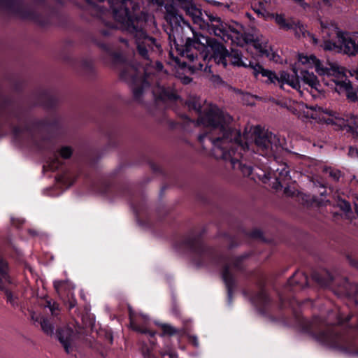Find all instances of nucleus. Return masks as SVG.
<instances>
[{"instance_id": "52", "label": "nucleus", "mask_w": 358, "mask_h": 358, "mask_svg": "<svg viewBox=\"0 0 358 358\" xmlns=\"http://www.w3.org/2000/svg\"><path fill=\"white\" fill-rule=\"evenodd\" d=\"M259 14L263 15L261 12L257 11Z\"/></svg>"}, {"instance_id": "46", "label": "nucleus", "mask_w": 358, "mask_h": 358, "mask_svg": "<svg viewBox=\"0 0 358 358\" xmlns=\"http://www.w3.org/2000/svg\"><path fill=\"white\" fill-rule=\"evenodd\" d=\"M148 86V83L147 81H143V88Z\"/></svg>"}, {"instance_id": "2", "label": "nucleus", "mask_w": 358, "mask_h": 358, "mask_svg": "<svg viewBox=\"0 0 358 358\" xmlns=\"http://www.w3.org/2000/svg\"><path fill=\"white\" fill-rule=\"evenodd\" d=\"M166 19L173 25H178L180 27H186L192 33V38L188 37L187 44L199 52V55L196 57L202 58L204 61L213 59L217 64H222L223 67L227 65V59L230 62L237 66L250 67L252 71V66L259 65L253 64L248 60H243L241 52L237 50H232L229 53L227 50L220 43L210 40L207 36L194 31L190 24L184 20L183 17L178 13V10L172 5L166 6Z\"/></svg>"}, {"instance_id": "37", "label": "nucleus", "mask_w": 358, "mask_h": 358, "mask_svg": "<svg viewBox=\"0 0 358 358\" xmlns=\"http://www.w3.org/2000/svg\"><path fill=\"white\" fill-rule=\"evenodd\" d=\"M6 294L7 300L8 301H10V303H14L13 294H11V292L6 291Z\"/></svg>"}, {"instance_id": "54", "label": "nucleus", "mask_w": 358, "mask_h": 358, "mask_svg": "<svg viewBox=\"0 0 358 358\" xmlns=\"http://www.w3.org/2000/svg\"><path fill=\"white\" fill-rule=\"evenodd\" d=\"M357 327H358V326H357Z\"/></svg>"}, {"instance_id": "14", "label": "nucleus", "mask_w": 358, "mask_h": 358, "mask_svg": "<svg viewBox=\"0 0 358 358\" xmlns=\"http://www.w3.org/2000/svg\"><path fill=\"white\" fill-rule=\"evenodd\" d=\"M153 94L157 99L176 100L178 96L172 88H165L164 86L157 85L153 89Z\"/></svg>"}, {"instance_id": "26", "label": "nucleus", "mask_w": 358, "mask_h": 358, "mask_svg": "<svg viewBox=\"0 0 358 358\" xmlns=\"http://www.w3.org/2000/svg\"><path fill=\"white\" fill-rule=\"evenodd\" d=\"M162 328L164 334L173 335L176 332V330L173 327L168 324H164Z\"/></svg>"}, {"instance_id": "16", "label": "nucleus", "mask_w": 358, "mask_h": 358, "mask_svg": "<svg viewBox=\"0 0 358 358\" xmlns=\"http://www.w3.org/2000/svg\"><path fill=\"white\" fill-rule=\"evenodd\" d=\"M10 283L12 281L8 273L7 263L0 259V289H4L7 284Z\"/></svg>"}, {"instance_id": "51", "label": "nucleus", "mask_w": 358, "mask_h": 358, "mask_svg": "<svg viewBox=\"0 0 358 358\" xmlns=\"http://www.w3.org/2000/svg\"><path fill=\"white\" fill-rule=\"evenodd\" d=\"M258 177H259V178H261V177H262V175H260V174H258Z\"/></svg>"}, {"instance_id": "43", "label": "nucleus", "mask_w": 358, "mask_h": 358, "mask_svg": "<svg viewBox=\"0 0 358 358\" xmlns=\"http://www.w3.org/2000/svg\"><path fill=\"white\" fill-rule=\"evenodd\" d=\"M318 2L321 1V0H317ZM335 0H322L326 4H331Z\"/></svg>"}, {"instance_id": "20", "label": "nucleus", "mask_w": 358, "mask_h": 358, "mask_svg": "<svg viewBox=\"0 0 358 358\" xmlns=\"http://www.w3.org/2000/svg\"><path fill=\"white\" fill-rule=\"evenodd\" d=\"M41 328L46 334H52L53 333L54 328L50 322L45 319H43L41 322Z\"/></svg>"}, {"instance_id": "5", "label": "nucleus", "mask_w": 358, "mask_h": 358, "mask_svg": "<svg viewBox=\"0 0 358 358\" xmlns=\"http://www.w3.org/2000/svg\"><path fill=\"white\" fill-rule=\"evenodd\" d=\"M252 67L253 69V74L255 76L262 75L263 77L266 78V83L279 85L280 88H283L285 85H287L301 93V82L296 67L294 66L292 68L294 75H291L285 71H279L276 74L272 71L264 69L261 65H255L252 66Z\"/></svg>"}, {"instance_id": "27", "label": "nucleus", "mask_w": 358, "mask_h": 358, "mask_svg": "<svg viewBox=\"0 0 358 358\" xmlns=\"http://www.w3.org/2000/svg\"><path fill=\"white\" fill-rule=\"evenodd\" d=\"M66 284L65 281L63 280H55L54 281V287L56 291L59 293L64 285Z\"/></svg>"}, {"instance_id": "29", "label": "nucleus", "mask_w": 358, "mask_h": 358, "mask_svg": "<svg viewBox=\"0 0 358 358\" xmlns=\"http://www.w3.org/2000/svg\"><path fill=\"white\" fill-rule=\"evenodd\" d=\"M298 276H301V278H303L304 279L305 282H306V280H307V277H306V275H305L303 273H301V272H296V273L293 275V276H292V279H290V280H289V283H290V285H293L294 283H297V282L294 281V278H296V277H298Z\"/></svg>"}, {"instance_id": "34", "label": "nucleus", "mask_w": 358, "mask_h": 358, "mask_svg": "<svg viewBox=\"0 0 358 358\" xmlns=\"http://www.w3.org/2000/svg\"><path fill=\"white\" fill-rule=\"evenodd\" d=\"M203 66V65L201 64V62H199L198 64H194L192 66H191V68L192 69L193 71L202 70Z\"/></svg>"}, {"instance_id": "31", "label": "nucleus", "mask_w": 358, "mask_h": 358, "mask_svg": "<svg viewBox=\"0 0 358 358\" xmlns=\"http://www.w3.org/2000/svg\"><path fill=\"white\" fill-rule=\"evenodd\" d=\"M59 166V161L57 159L52 160L50 162V164H49V166H50V169H52V170L57 169Z\"/></svg>"}, {"instance_id": "15", "label": "nucleus", "mask_w": 358, "mask_h": 358, "mask_svg": "<svg viewBox=\"0 0 358 358\" xmlns=\"http://www.w3.org/2000/svg\"><path fill=\"white\" fill-rule=\"evenodd\" d=\"M129 317H130V326L131 327L138 332L143 334H149L151 336H155V332L150 331L147 329L146 327H141L138 322L141 320L146 322L148 320V317L144 315H141L138 317L135 316L131 310H129Z\"/></svg>"}, {"instance_id": "39", "label": "nucleus", "mask_w": 358, "mask_h": 358, "mask_svg": "<svg viewBox=\"0 0 358 358\" xmlns=\"http://www.w3.org/2000/svg\"><path fill=\"white\" fill-rule=\"evenodd\" d=\"M186 57L192 62H194V56L192 53H189V52H187L186 53Z\"/></svg>"}, {"instance_id": "47", "label": "nucleus", "mask_w": 358, "mask_h": 358, "mask_svg": "<svg viewBox=\"0 0 358 358\" xmlns=\"http://www.w3.org/2000/svg\"><path fill=\"white\" fill-rule=\"evenodd\" d=\"M299 29L302 31V34H303V36H305V34H305V32H304V31H303V30L304 29H303V27H299Z\"/></svg>"}, {"instance_id": "36", "label": "nucleus", "mask_w": 358, "mask_h": 358, "mask_svg": "<svg viewBox=\"0 0 358 358\" xmlns=\"http://www.w3.org/2000/svg\"><path fill=\"white\" fill-rule=\"evenodd\" d=\"M343 208L345 212H348L350 210L351 208L350 203L348 202L343 201Z\"/></svg>"}, {"instance_id": "24", "label": "nucleus", "mask_w": 358, "mask_h": 358, "mask_svg": "<svg viewBox=\"0 0 358 358\" xmlns=\"http://www.w3.org/2000/svg\"><path fill=\"white\" fill-rule=\"evenodd\" d=\"M46 307L49 308L52 315H58L59 311V306L56 303H55V302L52 303L51 301H47Z\"/></svg>"}, {"instance_id": "3", "label": "nucleus", "mask_w": 358, "mask_h": 358, "mask_svg": "<svg viewBox=\"0 0 358 358\" xmlns=\"http://www.w3.org/2000/svg\"><path fill=\"white\" fill-rule=\"evenodd\" d=\"M322 43L320 46L325 50L343 52L355 55L358 53V34L341 31L333 22H321Z\"/></svg>"}, {"instance_id": "28", "label": "nucleus", "mask_w": 358, "mask_h": 358, "mask_svg": "<svg viewBox=\"0 0 358 358\" xmlns=\"http://www.w3.org/2000/svg\"><path fill=\"white\" fill-rule=\"evenodd\" d=\"M161 355L162 357H164L165 355H169V358H178V354L176 352L171 350L170 349L165 350V351H162Z\"/></svg>"}, {"instance_id": "4", "label": "nucleus", "mask_w": 358, "mask_h": 358, "mask_svg": "<svg viewBox=\"0 0 358 358\" xmlns=\"http://www.w3.org/2000/svg\"><path fill=\"white\" fill-rule=\"evenodd\" d=\"M183 9L186 14L192 18L193 22L197 24L201 29L213 32L215 36L224 41L227 40L226 37L227 39L230 38L233 41L234 38L238 39L241 36V33L235 29H230L231 34H229L220 18L207 12L203 14L201 10L192 2L185 3Z\"/></svg>"}, {"instance_id": "35", "label": "nucleus", "mask_w": 358, "mask_h": 358, "mask_svg": "<svg viewBox=\"0 0 358 358\" xmlns=\"http://www.w3.org/2000/svg\"><path fill=\"white\" fill-rule=\"evenodd\" d=\"M307 34L310 37L313 44L317 45L319 43V40L316 38L313 35L310 34V33H308Z\"/></svg>"}, {"instance_id": "38", "label": "nucleus", "mask_w": 358, "mask_h": 358, "mask_svg": "<svg viewBox=\"0 0 358 358\" xmlns=\"http://www.w3.org/2000/svg\"><path fill=\"white\" fill-rule=\"evenodd\" d=\"M353 287L355 288V294L353 297L355 298V303L358 304V287L357 286H353Z\"/></svg>"}, {"instance_id": "21", "label": "nucleus", "mask_w": 358, "mask_h": 358, "mask_svg": "<svg viewBox=\"0 0 358 358\" xmlns=\"http://www.w3.org/2000/svg\"><path fill=\"white\" fill-rule=\"evenodd\" d=\"M254 45L259 51V52L262 54H268L266 41H264L261 43H259V41H255Z\"/></svg>"}, {"instance_id": "44", "label": "nucleus", "mask_w": 358, "mask_h": 358, "mask_svg": "<svg viewBox=\"0 0 358 358\" xmlns=\"http://www.w3.org/2000/svg\"><path fill=\"white\" fill-rule=\"evenodd\" d=\"M156 65L158 70H162L163 69V65L162 63L157 62Z\"/></svg>"}, {"instance_id": "18", "label": "nucleus", "mask_w": 358, "mask_h": 358, "mask_svg": "<svg viewBox=\"0 0 358 358\" xmlns=\"http://www.w3.org/2000/svg\"><path fill=\"white\" fill-rule=\"evenodd\" d=\"M229 269H230V266H227L224 268V270L222 273V278H223V280L225 282L226 287L227 288L229 298V299H231V294H232V288H233V285H234V281H233L232 276L229 272Z\"/></svg>"}, {"instance_id": "6", "label": "nucleus", "mask_w": 358, "mask_h": 358, "mask_svg": "<svg viewBox=\"0 0 358 358\" xmlns=\"http://www.w3.org/2000/svg\"><path fill=\"white\" fill-rule=\"evenodd\" d=\"M315 112L311 115L312 118L318 119L319 121L326 122L329 124H338L340 127H349L353 130L358 128V118L352 116L350 120H344L338 117L336 112L329 109H324L320 106L310 108Z\"/></svg>"}, {"instance_id": "22", "label": "nucleus", "mask_w": 358, "mask_h": 358, "mask_svg": "<svg viewBox=\"0 0 358 358\" xmlns=\"http://www.w3.org/2000/svg\"><path fill=\"white\" fill-rule=\"evenodd\" d=\"M326 173L334 180L337 181L341 177V173L339 170L329 168L326 169Z\"/></svg>"}, {"instance_id": "7", "label": "nucleus", "mask_w": 358, "mask_h": 358, "mask_svg": "<svg viewBox=\"0 0 358 358\" xmlns=\"http://www.w3.org/2000/svg\"><path fill=\"white\" fill-rule=\"evenodd\" d=\"M298 61L307 68L315 69V71L320 76L331 77L340 73V67L337 64L333 63L324 64L313 55L299 54Z\"/></svg>"}, {"instance_id": "19", "label": "nucleus", "mask_w": 358, "mask_h": 358, "mask_svg": "<svg viewBox=\"0 0 358 358\" xmlns=\"http://www.w3.org/2000/svg\"><path fill=\"white\" fill-rule=\"evenodd\" d=\"M275 20L276 23L284 29L288 30L294 28V24L286 22V20L282 15H276Z\"/></svg>"}, {"instance_id": "11", "label": "nucleus", "mask_w": 358, "mask_h": 358, "mask_svg": "<svg viewBox=\"0 0 358 358\" xmlns=\"http://www.w3.org/2000/svg\"><path fill=\"white\" fill-rule=\"evenodd\" d=\"M86 1L89 3L93 5L94 10L92 12L93 13H95V12L99 13V14L97 13V15L99 16V17L101 18L103 24L105 25L108 29L107 30H103V29L101 30V34L103 36H107V35L110 34L112 27L110 26V22L109 21L106 22L105 20V17L110 18V15H111V13L109 10L103 9V8L101 6L96 4V2L101 3L104 0H86ZM108 3L109 4V6L111 7V2L110 0H108Z\"/></svg>"}, {"instance_id": "25", "label": "nucleus", "mask_w": 358, "mask_h": 358, "mask_svg": "<svg viewBox=\"0 0 358 358\" xmlns=\"http://www.w3.org/2000/svg\"><path fill=\"white\" fill-rule=\"evenodd\" d=\"M285 189L284 192L287 196H294L296 192V189L295 187H292V185H289V183L288 185H286L284 186Z\"/></svg>"}, {"instance_id": "30", "label": "nucleus", "mask_w": 358, "mask_h": 358, "mask_svg": "<svg viewBox=\"0 0 358 358\" xmlns=\"http://www.w3.org/2000/svg\"><path fill=\"white\" fill-rule=\"evenodd\" d=\"M133 93H134V96H135V98L138 99V98H140L141 95L143 93V88L139 89V88L134 87Z\"/></svg>"}, {"instance_id": "1", "label": "nucleus", "mask_w": 358, "mask_h": 358, "mask_svg": "<svg viewBox=\"0 0 358 358\" xmlns=\"http://www.w3.org/2000/svg\"><path fill=\"white\" fill-rule=\"evenodd\" d=\"M186 104L198 114L197 125L206 129L199 136V142L203 144L208 139L214 157L229 162L232 169L239 170L245 176L252 174V168L244 162L243 155L248 157L257 152L262 156L275 157L281 149L276 136L259 126L253 128L251 141L244 136L246 141L242 144L240 131L234 128L233 119L229 114L196 96L189 98Z\"/></svg>"}, {"instance_id": "42", "label": "nucleus", "mask_w": 358, "mask_h": 358, "mask_svg": "<svg viewBox=\"0 0 358 358\" xmlns=\"http://www.w3.org/2000/svg\"><path fill=\"white\" fill-rule=\"evenodd\" d=\"M182 82L185 84H187L191 82V78L189 77H185L182 78Z\"/></svg>"}, {"instance_id": "32", "label": "nucleus", "mask_w": 358, "mask_h": 358, "mask_svg": "<svg viewBox=\"0 0 358 358\" xmlns=\"http://www.w3.org/2000/svg\"><path fill=\"white\" fill-rule=\"evenodd\" d=\"M348 155L351 157H354V158L358 157V151L357 149H355L354 148H350Z\"/></svg>"}, {"instance_id": "17", "label": "nucleus", "mask_w": 358, "mask_h": 358, "mask_svg": "<svg viewBox=\"0 0 358 358\" xmlns=\"http://www.w3.org/2000/svg\"><path fill=\"white\" fill-rule=\"evenodd\" d=\"M315 338L317 342L322 345L334 347L335 336L331 333L322 332L320 335L316 336Z\"/></svg>"}, {"instance_id": "50", "label": "nucleus", "mask_w": 358, "mask_h": 358, "mask_svg": "<svg viewBox=\"0 0 358 358\" xmlns=\"http://www.w3.org/2000/svg\"><path fill=\"white\" fill-rule=\"evenodd\" d=\"M174 44H176V43H175V42H174ZM175 48H176V49L177 50H178V47H177V45H175Z\"/></svg>"}, {"instance_id": "13", "label": "nucleus", "mask_w": 358, "mask_h": 358, "mask_svg": "<svg viewBox=\"0 0 358 358\" xmlns=\"http://www.w3.org/2000/svg\"><path fill=\"white\" fill-rule=\"evenodd\" d=\"M300 73L301 80L304 84L308 85L310 87V93L313 97L317 96L314 92L322 93V90L320 88V83L317 76L313 72L310 73L308 71L304 70L301 71Z\"/></svg>"}, {"instance_id": "33", "label": "nucleus", "mask_w": 358, "mask_h": 358, "mask_svg": "<svg viewBox=\"0 0 358 358\" xmlns=\"http://www.w3.org/2000/svg\"><path fill=\"white\" fill-rule=\"evenodd\" d=\"M349 320H350V317L344 318L341 314H339V315L338 316L337 323L341 324L345 321H348Z\"/></svg>"}, {"instance_id": "48", "label": "nucleus", "mask_w": 358, "mask_h": 358, "mask_svg": "<svg viewBox=\"0 0 358 358\" xmlns=\"http://www.w3.org/2000/svg\"><path fill=\"white\" fill-rule=\"evenodd\" d=\"M208 71H210V67H208V66H206V68H205L204 71H208Z\"/></svg>"}, {"instance_id": "49", "label": "nucleus", "mask_w": 358, "mask_h": 358, "mask_svg": "<svg viewBox=\"0 0 358 358\" xmlns=\"http://www.w3.org/2000/svg\"><path fill=\"white\" fill-rule=\"evenodd\" d=\"M115 10H113V18L115 17Z\"/></svg>"}, {"instance_id": "45", "label": "nucleus", "mask_w": 358, "mask_h": 358, "mask_svg": "<svg viewBox=\"0 0 358 358\" xmlns=\"http://www.w3.org/2000/svg\"><path fill=\"white\" fill-rule=\"evenodd\" d=\"M175 60H176V62L178 65H180H180H181V66H183V64H184V63H180V60H179V59H178V57H176V58L175 59Z\"/></svg>"}, {"instance_id": "12", "label": "nucleus", "mask_w": 358, "mask_h": 358, "mask_svg": "<svg viewBox=\"0 0 358 358\" xmlns=\"http://www.w3.org/2000/svg\"><path fill=\"white\" fill-rule=\"evenodd\" d=\"M270 170L273 172L274 177L278 182V185L275 187V189L284 187L285 185H288L291 181L289 171L285 164H280L276 169L275 167H270Z\"/></svg>"}, {"instance_id": "23", "label": "nucleus", "mask_w": 358, "mask_h": 358, "mask_svg": "<svg viewBox=\"0 0 358 358\" xmlns=\"http://www.w3.org/2000/svg\"><path fill=\"white\" fill-rule=\"evenodd\" d=\"M59 153L62 157L64 159H68L72 155V150L70 147L64 146L60 149Z\"/></svg>"}, {"instance_id": "41", "label": "nucleus", "mask_w": 358, "mask_h": 358, "mask_svg": "<svg viewBox=\"0 0 358 358\" xmlns=\"http://www.w3.org/2000/svg\"><path fill=\"white\" fill-rule=\"evenodd\" d=\"M259 300H264L266 297V294L263 292H262L259 294Z\"/></svg>"}, {"instance_id": "53", "label": "nucleus", "mask_w": 358, "mask_h": 358, "mask_svg": "<svg viewBox=\"0 0 358 358\" xmlns=\"http://www.w3.org/2000/svg\"><path fill=\"white\" fill-rule=\"evenodd\" d=\"M145 358H150V357H149V356H148V357H147V356H145Z\"/></svg>"}, {"instance_id": "10", "label": "nucleus", "mask_w": 358, "mask_h": 358, "mask_svg": "<svg viewBox=\"0 0 358 358\" xmlns=\"http://www.w3.org/2000/svg\"><path fill=\"white\" fill-rule=\"evenodd\" d=\"M57 336L65 352L71 353L75 348V341L78 337V331L67 326L59 329Z\"/></svg>"}, {"instance_id": "9", "label": "nucleus", "mask_w": 358, "mask_h": 358, "mask_svg": "<svg viewBox=\"0 0 358 358\" xmlns=\"http://www.w3.org/2000/svg\"><path fill=\"white\" fill-rule=\"evenodd\" d=\"M331 77L334 78L332 80L335 83V90L338 94L345 92L348 98L350 101H355L357 100V96L356 93L353 92L351 83L350 80L347 79V76L344 73L343 68H340L339 74L338 73Z\"/></svg>"}, {"instance_id": "8", "label": "nucleus", "mask_w": 358, "mask_h": 358, "mask_svg": "<svg viewBox=\"0 0 358 358\" xmlns=\"http://www.w3.org/2000/svg\"><path fill=\"white\" fill-rule=\"evenodd\" d=\"M136 43L138 53L145 59H149V52L155 49L159 50L160 46L154 38L148 36L143 31H136Z\"/></svg>"}, {"instance_id": "40", "label": "nucleus", "mask_w": 358, "mask_h": 358, "mask_svg": "<svg viewBox=\"0 0 358 358\" xmlns=\"http://www.w3.org/2000/svg\"><path fill=\"white\" fill-rule=\"evenodd\" d=\"M192 342H193V344L197 347L199 345V342H198V339L196 336H193L192 337Z\"/></svg>"}]
</instances>
